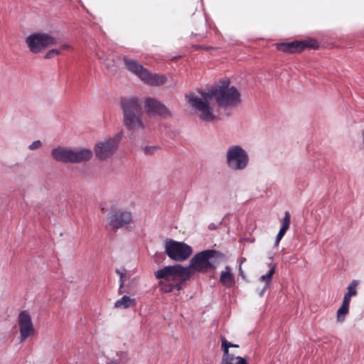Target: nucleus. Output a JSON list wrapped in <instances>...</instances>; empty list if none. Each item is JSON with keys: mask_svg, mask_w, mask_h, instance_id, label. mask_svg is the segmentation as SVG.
I'll return each mask as SVG.
<instances>
[{"mask_svg": "<svg viewBox=\"0 0 364 364\" xmlns=\"http://www.w3.org/2000/svg\"><path fill=\"white\" fill-rule=\"evenodd\" d=\"M358 285V282L353 280L348 287V291L345 294L343 299L350 301L351 297L357 294L356 288Z\"/></svg>", "mask_w": 364, "mask_h": 364, "instance_id": "5701e85b", "label": "nucleus"}, {"mask_svg": "<svg viewBox=\"0 0 364 364\" xmlns=\"http://www.w3.org/2000/svg\"><path fill=\"white\" fill-rule=\"evenodd\" d=\"M146 112L149 114L166 116L169 114L167 108L156 99L148 97L144 105Z\"/></svg>", "mask_w": 364, "mask_h": 364, "instance_id": "ddd939ff", "label": "nucleus"}, {"mask_svg": "<svg viewBox=\"0 0 364 364\" xmlns=\"http://www.w3.org/2000/svg\"><path fill=\"white\" fill-rule=\"evenodd\" d=\"M132 222V215L130 211L124 210H112L109 223L112 229H119Z\"/></svg>", "mask_w": 364, "mask_h": 364, "instance_id": "f8f14e48", "label": "nucleus"}, {"mask_svg": "<svg viewBox=\"0 0 364 364\" xmlns=\"http://www.w3.org/2000/svg\"><path fill=\"white\" fill-rule=\"evenodd\" d=\"M124 62L126 68L132 73L135 74L144 83L159 86L164 85L166 81V77L164 75L153 74L141 64L134 60L124 57Z\"/></svg>", "mask_w": 364, "mask_h": 364, "instance_id": "20e7f679", "label": "nucleus"}, {"mask_svg": "<svg viewBox=\"0 0 364 364\" xmlns=\"http://www.w3.org/2000/svg\"><path fill=\"white\" fill-rule=\"evenodd\" d=\"M18 323L21 342L34 334L35 329L31 321V317L27 311H23L19 314Z\"/></svg>", "mask_w": 364, "mask_h": 364, "instance_id": "9b49d317", "label": "nucleus"}, {"mask_svg": "<svg viewBox=\"0 0 364 364\" xmlns=\"http://www.w3.org/2000/svg\"><path fill=\"white\" fill-rule=\"evenodd\" d=\"M318 43L313 38L276 44L278 50L287 53H298L306 49H318Z\"/></svg>", "mask_w": 364, "mask_h": 364, "instance_id": "1a4fd4ad", "label": "nucleus"}, {"mask_svg": "<svg viewBox=\"0 0 364 364\" xmlns=\"http://www.w3.org/2000/svg\"><path fill=\"white\" fill-rule=\"evenodd\" d=\"M124 114V124L129 129L136 131L144 128L141 119L142 108L137 98H124L121 100Z\"/></svg>", "mask_w": 364, "mask_h": 364, "instance_id": "7ed1b4c3", "label": "nucleus"}, {"mask_svg": "<svg viewBox=\"0 0 364 364\" xmlns=\"http://www.w3.org/2000/svg\"><path fill=\"white\" fill-rule=\"evenodd\" d=\"M136 306V301L134 298H131L129 296L124 295L121 299L114 303V308L116 309H128L135 307Z\"/></svg>", "mask_w": 364, "mask_h": 364, "instance_id": "a211bd4d", "label": "nucleus"}, {"mask_svg": "<svg viewBox=\"0 0 364 364\" xmlns=\"http://www.w3.org/2000/svg\"><path fill=\"white\" fill-rule=\"evenodd\" d=\"M291 220V215L288 211L285 212L284 218L282 220V228H280L279 233L276 238L275 244L278 245L280 240L282 239L284 235H285L287 230L289 228Z\"/></svg>", "mask_w": 364, "mask_h": 364, "instance_id": "6ab92c4d", "label": "nucleus"}, {"mask_svg": "<svg viewBox=\"0 0 364 364\" xmlns=\"http://www.w3.org/2000/svg\"><path fill=\"white\" fill-rule=\"evenodd\" d=\"M219 252L215 250H206L196 254L190 261L189 265L186 267L188 270L190 277L195 272L205 273L213 267L210 262L212 258L216 257Z\"/></svg>", "mask_w": 364, "mask_h": 364, "instance_id": "39448f33", "label": "nucleus"}, {"mask_svg": "<svg viewBox=\"0 0 364 364\" xmlns=\"http://www.w3.org/2000/svg\"><path fill=\"white\" fill-rule=\"evenodd\" d=\"M56 39L52 36L43 33H35L28 36L26 39V43L31 52L38 53L46 48L55 45Z\"/></svg>", "mask_w": 364, "mask_h": 364, "instance_id": "6e6552de", "label": "nucleus"}, {"mask_svg": "<svg viewBox=\"0 0 364 364\" xmlns=\"http://www.w3.org/2000/svg\"><path fill=\"white\" fill-rule=\"evenodd\" d=\"M195 48L196 50H198V49H205V50H208V49H209V48L205 47V46H196Z\"/></svg>", "mask_w": 364, "mask_h": 364, "instance_id": "bb28decb", "label": "nucleus"}, {"mask_svg": "<svg viewBox=\"0 0 364 364\" xmlns=\"http://www.w3.org/2000/svg\"><path fill=\"white\" fill-rule=\"evenodd\" d=\"M350 303V301L343 299L341 307L337 311L336 319L338 322L342 323L345 321L346 316L349 312Z\"/></svg>", "mask_w": 364, "mask_h": 364, "instance_id": "aec40b11", "label": "nucleus"}, {"mask_svg": "<svg viewBox=\"0 0 364 364\" xmlns=\"http://www.w3.org/2000/svg\"><path fill=\"white\" fill-rule=\"evenodd\" d=\"M70 154L71 149L62 146L53 149L51 151V156L53 158L55 161L63 163H70Z\"/></svg>", "mask_w": 364, "mask_h": 364, "instance_id": "dca6fc26", "label": "nucleus"}, {"mask_svg": "<svg viewBox=\"0 0 364 364\" xmlns=\"http://www.w3.org/2000/svg\"><path fill=\"white\" fill-rule=\"evenodd\" d=\"M158 149V146H146L144 149V152L145 154L151 155Z\"/></svg>", "mask_w": 364, "mask_h": 364, "instance_id": "393cba45", "label": "nucleus"}, {"mask_svg": "<svg viewBox=\"0 0 364 364\" xmlns=\"http://www.w3.org/2000/svg\"><path fill=\"white\" fill-rule=\"evenodd\" d=\"M155 277L160 280L159 287L164 293L180 291L183 284L190 279L188 270L181 264L164 267L155 272Z\"/></svg>", "mask_w": 364, "mask_h": 364, "instance_id": "f03ea898", "label": "nucleus"}, {"mask_svg": "<svg viewBox=\"0 0 364 364\" xmlns=\"http://www.w3.org/2000/svg\"><path fill=\"white\" fill-rule=\"evenodd\" d=\"M232 346V343L225 339L222 341V348L224 350V355L223 357V364H247L245 358L240 356H235L232 354L229 353V348Z\"/></svg>", "mask_w": 364, "mask_h": 364, "instance_id": "4468645a", "label": "nucleus"}, {"mask_svg": "<svg viewBox=\"0 0 364 364\" xmlns=\"http://www.w3.org/2000/svg\"><path fill=\"white\" fill-rule=\"evenodd\" d=\"M108 364H119L117 360H112Z\"/></svg>", "mask_w": 364, "mask_h": 364, "instance_id": "cd10ccee", "label": "nucleus"}, {"mask_svg": "<svg viewBox=\"0 0 364 364\" xmlns=\"http://www.w3.org/2000/svg\"><path fill=\"white\" fill-rule=\"evenodd\" d=\"M71 49L72 47L69 44H63L60 46L59 48L52 49L49 50L46 54L45 58L47 59H50L55 57V55L62 54L64 51L70 50Z\"/></svg>", "mask_w": 364, "mask_h": 364, "instance_id": "4be33fe9", "label": "nucleus"}, {"mask_svg": "<svg viewBox=\"0 0 364 364\" xmlns=\"http://www.w3.org/2000/svg\"><path fill=\"white\" fill-rule=\"evenodd\" d=\"M121 139L119 134L112 138L105 139L96 144L95 153L96 157L101 161L111 157L117 150Z\"/></svg>", "mask_w": 364, "mask_h": 364, "instance_id": "9d476101", "label": "nucleus"}, {"mask_svg": "<svg viewBox=\"0 0 364 364\" xmlns=\"http://www.w3.org/2000/svg\"><path fill=\"white\" fill-rule=\"evenodd\" d=\"M246 151L240 146H232L227 151V164L230 169L242 170L248 164Z\"/></svg>", "mask_w": 364, "mask_h": 364, "instance_id": "0eeeda50", "label": "nucleus"}, {"mask_svg": "<svg viewBox=\"0 0 364 364\" xmlns=\"http://www.w3.org/2000/svg\"><path fill=\"white\" fill-rule=\"evenodd\" d=\"M116 273L117 274H119V277H120V279H119V289H122L123 287V286H124V277L126 276V273H124V272H121L118 269H116Z\"/></svg>", "mask_w": 364, "mask_h": 364, "instance_id": "b1692460", "label": "nucleus"}, {"mask_svg": "<svg viewBox=\"0 0 364 364\" xmlns=\"http://www.w3.org/2000/svg\"><path fill=\"white\" fill-rule=\"evenodd\" d=\"M70 163H80L89 161L92 156V151L89 149L73 151L71 149Z\"/></svg>", "mask_w": 364, "mask_h": 364, "instance_id": "2eb2a0df", "label": "nucleus"}, {"mask_svg": "<svg viewBox=\"0 0 364 364\" xmlns=\"http://www.w3.org/2000/svg\"><path fill=\"white\" fill-rule=\"evenodd\" d=\"M165 252L170 259L183 262L191 255L193 250L184 242L167 240L165 242Z\"/></svg>", "mask_w": 364, "mask_h": 364, "instance_id": "423d86ee", "label": "nucleus"}, {"mask_svg": "<svg viewBox=\"0 0 364 364\" xmlns=\"http://www.w3.org/2000/svg\"><path fill=\"white\" fill-rule=\"evenodd\" d=\"M220 282L225 287L230 288L235 284V277L231 272L229 266L225 267V271L222 272L220 277Z\"/></svg>", "mask_w": 364, "mask_h": 364, "instance_id": "f3484780", "label": "nucleus"}, {"mask_svg": "<svg viewBox=\"0 0 364 364\" xmlns=\"http://www.w3.org/2000/svg\"><path fill=\"white\" fill-rule=\"evenodd\" d=\"M41 146V141L39 140H37V141H33L30 146H29V149L31 150H34V149H37L38 148H40V146Z\"/></svg>", "mask_w": 364, "mask_h": 364, "instance_id": "a878e982", "label": "nucleus"}, {"mask_svg": "<svg viewBox=\"0 0 364 364\" xmlns=\"http://www.w3.org/2000/svg\"><path fill=\"white\" fill-rule=\"evenodd\" d=\"M231 347H238V346H237V345H235V344H232V346H231Z\"/></svg>", "mask_w": 364, "mask_h": 364, "instance_id": "c85d7f7f", "label": "nucleus"}, {"mask_svg": "<svg viewBox=\"0 0 364 364\" xmlns=\"http://www.w3.org/2000/svg\"><path fill=\"white\" fill-rule=\"evenodd\" d=\"M274 273L275 265H273L266 274L260 277L259 281L264 282V286L260 292V296H262L264 292L269 288Z\"/></svg>", "mask_w": 364, "mask_h": 364, "instance_id": "412c9836", "label": "nucleus"}, {"mask_svg": "<svg viewBox=\"0 0 364 364\" xmlns=\"http://www.w3.org/2000/svg\"><path fill=\"white\" fill-rule=\"evenodd\" d=\"M202 98L191 93L186 95L189 104L199 112V117L205 122H214L219 117L214 114L210 105L212 100L223 108L234 107L241 102L240 93L234 86H230L229 79L220 80L207 92H200Z\"/></svg>", "mask_w": 364, "mask_h": 364, "instance_id": "f257e3e1", "label": "nucleus"}]
</instances>
